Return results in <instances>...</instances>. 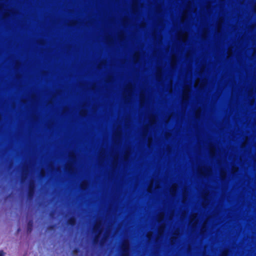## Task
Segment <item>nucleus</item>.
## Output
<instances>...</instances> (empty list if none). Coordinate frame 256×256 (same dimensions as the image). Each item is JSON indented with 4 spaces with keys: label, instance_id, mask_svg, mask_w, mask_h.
<instances>
[{
    "label": "nucleus",
    "instance_id": "f257e3e1",
    "mask_svg": "<svg viewBox=\"0 0 256 256\" xmlns=\"http://www.w3.org/2000/svg\"><path fill=\"white\" fill-rule=\"evenodd\" d=\"M94 232L96 233V234L93 238V244L94 245H97L98 244H102V241L101 240L100 242V234L102 232V229L100 228V223H96L93 229Z\"/></svg>",
    "mask_w": 256,
    "mask_h": 256
},
{
    "label": "nucleus",
    "instance_id": "f03ea898",
    "mask_svg": "<svg viewBox=\"0 0 256 256\" xmlns=\"http://www.w3.org/2000/svg\"><path fill=\"white\" fill-rule=\"evenodd\" d=\"M35 188L34 182L30 181L29 183L28 190V196L29 198H33L34 194Z\"/></svg>",
    "mask_w": 256,
    "mask_h": 256
},
{
    "label": "nucleus",
    "instance_id": "7ed1b4c3",
    "mask_svg": "<svg viewBox=\"0 0 256 256\" xmlns=\"http://www.w3.org/2000/svg\"><path fill=\"white\" fill-rule=\"evenodd\" d=\"M129 245L127 243H124L122 246V256H128Z\"/></svg>",
    "mask_w": 256,
    "mask_h": 256
},
{
    "label": "nucleus",
    "instance_id": "20e7f679",
    "mask_svg": "<svg viewBox=\"0 0 256 256\" xmlns=\"http://www.w3.org/2000/svg\"><path fill=\"white\" fill-rule=\"evenodd\" d=\"M67 224L70 226H74L76 224V218L74 216H71L70 218L67 221Z\"/></svg>",
    "mask_w": 256,
    "mask_h": 256
},
{
    "label": "nucleus",
    "instance_id": "39448f33",
    "mask_svg": "<svg viewBox=\"0 0 256 256\" xmlns=\"http://www.w3.org/2000/svg\"><path fill=\"white\" fill-rule=\"evenodd\" d=\"M33 227V221L32 220H30L28 222L27 225V232H31L32 230Z\"/></svg>",
    "mask_w": 256,
    "mask_h": 256
},
{
    "label": "nucleus",
    "instance_id": "423d86ee",
    "mask_svg": "<svg viewBox=\"0 0 256 256\" xmlns=\"http://www.w3.org/2000/svg\"><path fill=\"white\" fill-rule=\"evenodd\" d=\"M27 178V174L26 172L22 173L21 178V182H23Z\"/></svg>",
    "mask_w": 256,
    "mask_h": 256
},
{
    "label": "nucleus",
    "instance_id": "0eeeda50",
    "mask_svg": "<svg viewBox=\"0 0 256 256\" xmlns=\"http://www.w3.org/2000/svg\"><path fill=\"white\" fill-rule=\"evenodd\" d=\"M6 253L2 250H0V256H4Z\"/></svg>",
    "mask_w": 256,
    "mask_h": 256
},
{
    "label": "nucleus",
    "instance_id": "6e6552de",
    "mask_svg": "<svg viewBox=\"0 0 256 256\" xmlns=\"http://www.w3.org/2000/svg\"><path fill=\"white\" fill-rule=\"evenodd\" d=\"M46 176V174H45V172H42H42H40V176H41L42 178H43V177H44V176Z\"/></svg>",
    "mask_w": 256,
    "mask_h": 256
},
{
    "label": "nucleus",
    "instance_id": "1a4fd4ad",
    "mask_svg": "<svg viewBox=\"0 0 256 256\" xmlns=\"http://www.w3.org/2000/svg\"><path fill=\"white\" fill-rule=\"evenodd\" d=\"M54 228V225H52V226H49V228H50V230H52Z\"/></svg>",
    "mask_w": 256,
    "mask_h": 256
},
{
    "label": "nucleus",
    "instance_id": "9d476101",
    "mask_svg": "<svg viewBox=\"0 0 256 256\" xmlns=\"http://www.w3.org/2000/svg\"><path fill=\"white\" fill-rule=\"evenodd\" d=\"M226 254L225 253H223L222 255V256H226Z\"/></svg>",
    "mask_w": 256,
    "mask_h": 256
}]
</instances>
